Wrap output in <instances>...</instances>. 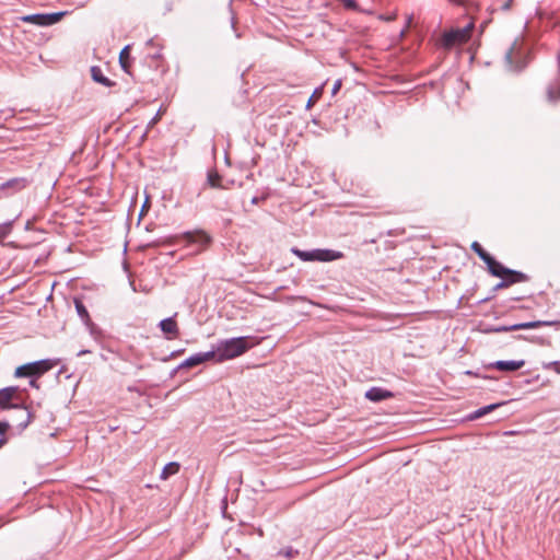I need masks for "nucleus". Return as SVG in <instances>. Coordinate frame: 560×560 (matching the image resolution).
I'll use <instances>...</instances> for the list:
<instances>
[{
    "label": "nucleus",
    "mask_w": 560,
    "mask_h": 560,
    "mask_svg": "<svg viewBox=\"0 0 560 560\" xmlns=\"http://www.w3.org/2000/svg\"><path fill=\"white\" fill-rule=\"evenodd\" d=\"M255 345L254 338L249 336L235 337L230 339L220 340L214 352V359L218 362L232 360L245 353Z\"/></svg>",
    "instance_id": "obj_1"
},
{
    "label": "nucleus",
    "mask_w": 560,
    "mask_h": 560,
    "mask_svg": "<svg viewBox=\"0 0 560 560\" xmlns=\"http://www.w3.org/2000/svg\"><path fill=\"white\" fill-rule=\"evenodd\" d=\"M527 48L523 47V43L515 39L505 54V65L511 71H521L526 67L529 60Z\"/></svg>",
    "instance_id": "obj_2"
},
{
    "label": "nucleus",
    "mask_w": 560,
    "mask_h": 560,
    "mask_svg": "<svg viewBox=\"0 0 560 560\" xmlns=\"http://www.w3.org/2000/svg\"><path fill=\"white\" fill-rule=\"evenodd\" d=\"M292 253L303 261H332L342 257L340 252L331 249L301 250L292 248Z\"/></svg>",
    "instance_id": "obj_3"
},
{
    "label": "nucleus",
    "mask_w": 560,
    "mask_h": 560,
    "mask_svg": "<svg viewBox=\"0 0 560 560\" xmlns=\"http://www.w3.org/2000/svg\"><path fill=\"white\" fill-rule=\"evenodd\" d=\"M474 24L469 23L465 27L462 28H453L445 32L441 39V45L445 49H451L456 45H460L466 43L470 38V34L472 31Z\"/></svg>",
    "instance_id": "obj_4"
},
{
    "label": "nucleus",
    "mask_w": 560,
    "mask_h": 560,
    "mask_svg": "<svg viewBox=\"0 0 560 560\" xmlns=\"http://www.w3.org/2000/svg\"><path fill=\"white\" fill-rule=\"evenodd\" d=\"M176 240L177 242H171V244L184 243L187 246L195 245L197 247V252L203 250L211 242V237L201 230L186 232L176 237Z\"/></svg>",
    "instance_id": "obj_5"
},
{
    "label": "nucleus",
    "mask_w": 560,
    "mask_h": 560,
    "mask_svg": "<svg viewBox=\"0 0 560 560\" xmlns=\"http://www.w3.org/2000/svg\"><path fill=\"white\" fill-rule=\"evenodd\" d=\"M54 364L49 360H40L32 363H27L19 366L15 370L14 375L16 377H25V376H39L43 373L52 369Z\"/></svg>",
    "instance_id": "obj_6"
},
{
    "label": "nucleus",
    "mask_w": 560,
    "mask_h": 560,
    "mask_svg": "<svg viewBox=\"0 0 560 560\" xmlns=\"http://www.w3.org/2000/svg\"><path fill=\"white\" fill-rule=\"evenodd\" d=\"M68 12L37 13L23 16L21 20L38 26H50L58 23Z\"/></svg>",
    "instance_id": "obj_7"
},
{
    "label": "nucleus",
    "mask_w": 560,
    "mask_h": 560,
    "mask_svg": "<svg viewBox=\"0 0 560 560\" xmlns=\"http://www.w3.org/2000/svg\"><path fill=\"white\" fill-rule=\"evenodd\" d=\"M0 407L2 409L22 408L21 400L18 397V387H5L0 389Z\"/></svg>",
    "instance_id": "obj_8"
},
{
    "label": "nucleus",
    "mask_w": 560,
    "mask_h": 560,
    "mask_svg": "<svg viewBox=\"0 0 560 560\" xmlns=\"http://www.w3.org/2000/svg\"><path fill=\"white\" fill-rule=\"evenodd\" d=\"M211 359H214V352L207 351V352H199L190 355L186 360H184L177 369H189L196 365H199L206 361H209Z\"/></svg>",
    "instance_id": "obj_9"
},
{
    "label": "nucleus",
    "mask_w": 560,
    "mask_h": 560,
    "mask_svg": "<svg viewBox=\"0 0 560 560\" xmlns=\"http://www.w3.org/2000/svg\"><path fill=\"white\" fill-rule=\"evenodd\" d=\"M547 100L552 104L560 100V51L558 55V77L547 88Z\"/></svg>",
    "instance_id": "obj_10"
},
{
    "label": "nucleus",
    "mask_w": 560,
    "mask_h": 560,
    "mask_svg": "<svg viewBox=\"0 0 560 560\" xmlns=\"http://www.w3.org/2000/svg\"><path fill=\"white\" fill-rule=\"evenodd\" d=\"M524 365H525L524 360H509V361L500 360V361H495L490 364L491 368H494L499 371H505V372H512V371L520 370Z\"/></svg>",
    "instance_id": "obj_11"
},
{
    "label": "nucleus",
    "mask_w": 560,
    "mask_h": 560,
    "mask_svg": "<svg viewBox=\"0 0 560 560\" xmlns=\"http://www.w3.org/2000/svg\"><path fill=\"white\" fill-rule=\"evenodd\" d=\"M545 323L542 322H526V323H520V324H515V325H511V326H500V327H497L494 329V331L497 332H505V331H513V330H520V329H532V328H536V327H539L541 325H544Z\"/></svg>",
    "instance_id": "obj_12"
},
{
    "label": "nucleus",
    "mask_w": 560,
    "mask_h": 560,
    "mask_svg": "<svg viewBox=\"0 0 560 560\" xmlns=\"http://www.w3.org/2000/svg\"><path fill=\"white\" fill-rule=\"evenodd\" d=\"M489 272L494 277H504L511 269L504 267L501 262L497 261L492 256L486 262Z\"/></svg>",
    "instance_id": "obj_13"
},
{
    "label": "nucleus",
    "mask_w": 560,
    "mask_h": 560,
    "mask_svg": "<svg viewBox=\"0 0 560 560\" xmlns=\"http://www.w3.org/2000/svg\"><path fill=\"white\" fill-rule=\"evenodd\" d=\"M392 396L390 392L380 387H372L365 393V397L371 401H382Z\"/></svg>",
    "instance_id": "obj_14"
},
{
    "label": "nucleus",
    "mask_w": 560,
    "mask_h": 560,
    "mask_svg": "<svg viewBox=\"0 0 560 560\" xmlns=\"http://www.w3.org/2000/svg\"><path fill=\"white\" fill-rule=\"evenodd\" d=\"M91 77L95 82L107 88L113 86L115 84L113 81H110L107 77L104 75L102 69L97 66H93L91 68Z\"/></svg>",
    "instance_id": "obj_15"
},
{
    "label": "nucleus",
    "mask_w": 560,
    "mask_h": 560,
    "mask_svg": "<svg viewBox=\"0 0 560 560\" xmlns=\"http://www.w3.org/2000/svg\"><path fill=\"white\" fill-rule=\"evenodd\" d=\"M161 330L166 335H177V324L173 317L164 318L159 324Z\"/></svg>",
    "instance_id": "obj_16"
},
{
    "label": "nucleus",
    "mask_w": 560,
    "mask_h": 560,
    "mask_svg": "<svg viewBox=\"0 0 560 560\" xmlns=\"http://www.w3.org/2000/svg\"><path fill=\"white\" fill-rule=\"evenodd\" d=\"M502 278L504 281L508 282V287L517 282H525L528 280V277L525 273L512 269Z\"/></svg>",
    "instance_id": "obj_17"
},
{
    "label": "nucleus",
    "mask_w": 560,
    "mask_h": 560,
    "mask_svg": "<svg viewBox=\"0 0 560 560\" xmlns=\"http://www.w3.org/2000/svg\"><path fill=\"white\" fill-rule=\"evenodd\" d=\"M179 464L177 462H171L164 466L161 471L160 478L163 480L168 479L171 476L176 475L179 471Z\"/></svg>",
    "instance_id": "obj_18"
},
{
    "label": "nucleus",
    "mask_w": 560,
    "mask_h": 560,
    "mask_svg": "<svg viewBox=\"0 0 560 560\" xmlns=\"http://www.w3.org/2000/svg\"><path fill=\"white\" fill-rule=\"evenodd\" d=\"M504 402H498V404H491V405H488V406H485V407H481L479 409H477L476 411H474L470 416V419H479L486 415H488L489 412H491L492 410L499 408L500 406H502Z\"/></svg>",
    "instance_id": "obj_19"
},
{
    "label": "nucleus",
    "mask_w": 560,
    "mask_h": 560,
    "mask_svg": "<svg viewBox=\"0 0 560 560\" xmlns=\"http://www.w3.org/2000/svg\"><path fill=\"white\" fill-rule=\"evenodd\" d=\"M74 306H75L77 314L81 318L83 324L91 319L89 312H88L86 307L84 306V304L82 303V301L75 299Z\"/></svg>",
    "instance_id": "obj_20"
},
{
    "label": "nucleus",
    "mask_w": 560,
    "mask_h": 560,
    "mask_svg": "<svg viewBox=\"0 0 560 560\" xmlns=\"http://www.w3.org/2000/svg\"><path fill=\"white\" fill-rule=\"evenodd\" d=\"M129 49H130V46L127 45L121 49V51L119 54V63H120L122 70L126 72H128V68H129V58H130Z\"/></svg>",
    "instance_id": "obj_21"
},
{
    "label": "nucleus",
    "mask_w": 560,
    "mask_h": 560,
    "mask_svg": "<svg viewBox=\"0 0 560 560\" xmlns=\"http://www.w3.org/2000/svg\"><path fill=\"white\" fill-rule=\"evenodd\" d=\"M471 249L479 256V258L486 264L491 255L488 254L478 242H472Z\"/></svg>",
    "instance_id": "obj_22"
},
{
    "label": "nucleus",
    "mask_w": 560,
    "mask_h": 560,
    "mask_svg": "<svg viewBox=\"0 0 560 560\" xmlns=\"http://www.w3.org/2000/svg\"><path fill=\"white\" fill-rule=\"evenodd\" d=\"M84 325H85L86 329L89 330L90 335L95 340H97L101 337L102 331H101L100 327L92 322V319H90L89 322L84 323Z\"/></svg>",
    "instance_id": "obj_23"
},
{
    "label": "nucleus",
    "mask_w": 560,
    "mask_h": 560,
    "mask_svg": "<svg viewBox=\"0 0 560 560\" xmlns=\"http://www.w3.org/2000/svg\"><path fill=\"white\" fill-rule=\"evenodd\" d=\"M12 222L0 224V243L11 233Z\"/></svg>",
    "instance_id": "obj_24"
},
{
    "label": "nucleus",
    "mask_w": 560,
    "mask_h": 560,
    "mask_svg": "<svg viewBox=\"0 0 560 560\" xmlns=\"http://www.w3.org/2000/svg\"><path fill=\"white\" fill-rule=\"evenodd\" d=\"M207 180H208V184L213 187V188H217L220 186L219 182H220V175L215 172H210L208 174V177H207Z\"/></svg>",
    "instance_id": "obj_25"
},
{
    "label": "nucleus",
    "mask_w": 560,
    "mask_h": 560,
    "mask_svg": "<svg viewBox=\"0 0 560 560\" xmlns=\"http://www.w3.org/2000/svg\"><path fill=\"white\" fill-rule=\"evenodd\" d=\"M322 93H323V86L316 89L313 92L312 96L310 97L306 106L310 107L313 103H315L320 97Z\"/></svg>",
    "instance_id": "obj_26"
},
{
    "label": "nucleus",
    "mask_w": 560,
    "mask_h": 560,
    "mask_svg": "<svg viewBox=\"0 0 560 560\" xmlns=\"http://www.w3.org/2000/svg\"><path fill=\"white\" fill-rule=\"evenodd\" d=\"M23 408L25 410V420L20 423V427H22L24 429L32 422L34 416H33L32 411L28 410V408H26V407H23Z\"/></svg>",
    "instance_id": "obj_27"
},
{
    "label": "nucleus",
    "mask_w": 560,
    "mask_h": 560,
    "mask_svg": "<svg viewBox=\"0 0 560 560\" xmlns=\"http://www.w3.org/2000/svg\"><path fill=\"white\" fill-rule=\"evenodd\" d=\"M341 86H342L341 80L340 79L336 80L332 85V89H331V94L336 95L340 91Z\"/></svg>",
    "instance_id": "obj_28"
},
{
    "label": "nucleus",
    "mask_w": 560,
    "mask_h": 560,
    "mask_svg": "<svg viewBox=\"0 0 560 560\" xmlns=\"http://www.w3.org/2000/svg\"><path fill=\"white\" fill-rule=\"evenodd\" d=\"M298 551L293 550L292 548H287L284 550L280 551V555H283L287 558H292Z\"/></svg>",
    "instance_id": "obj_29"
},
{
    "label": "nucleus",
    "mask_w": 560,
    "mask_h": 560,
    "mask_svg": "<svg viewBox=\"0 0 560 560\" xmlns=\"http://www.w3.org/2000/svg\"><path fill=\"white\" fill-rule=\"evenodd\" d=\"M8 429H9L8 422H0V434L1 435H4L5 432L8 431Z\"/></svg>",
    "instance_id": "obj_30"
},
{
    "label": "nucleus",
    "mask_w": 560,
    "mask_h": 560,
    "mask_svg": "<svg viewBox=\"0 0 560 560\" xmlns=\"http://www.w3.org/2000/svg\"><path fill=\"white\" fill-rule=\"evenodd\" d=\"M161 115H162V109H159L156 115L150 121L149 126H153L154 124H156V121L160 119Z\"/></svg>",
    "instance_id": "obj_31"
},
{
    "label": "nucleus",
    "mask_w": 560,
    "mask_h": 560,
    "mask_svg": "<svg viewBox=\"0 0 560 560\" xmlns=\"http://www.w3.org/2000/svg\"><path fill=\"white\" fill-rule=\"evenodd\" d=\"M503 288H508V282H506V281H504V280L500 281V282L494 287V289H495V290L503 289Z\"/></svg>",
    "instance_id": "obj_32"
},
{
    "label": "nucleus",
    "mask_w": 560,
    "mask_h": 560,
    "mask_svg": "<svg viewBox=\"0 0 560 560\" xmlns=\"http://www.w3.org/2000/svg\"><path fill=\"white\" fill-rule=\"evenodd\" d=\"M511 3H512V0H509L508 2H505L502 7L503 10H509L511 8Z\"/></svg>",
    "instance_id": "obj_33"
},
{
    "label": "nucleus",
    "mask_w": 560,
    "mask_h": 560,
    "mask_svg": "<svg viewBox=\"0 0 560 560\" xmlns=\"http://www.w3.org/2000/svg\"><path fill=\"white\" fill-rule=\"evenodd\" d=\"M91 351L90 350H81L77 353V357H82L83 354H86V353H90Z\"/></svg>",
    "instance_id": "obj_34"
},
{
    "label": "nucleus",
    "mask_w": 560,
    "mask_h": 560,
    "mask_svg": "<svg viewBox=\"0 0 560 560\" xmlns=\"http://www.w3.org/2000/svg\"><path fill=\"white\" fill-rule=\"evenodd\" d=\"M7 443V439L5 438H0V448Z\"/></svg>",
    "instance_id": "obj_35"
},
{
    "label": "nucleus",
    "mask_w": 560,
    "mask_h": 560,
    "mask_svg": "<svg viewBox=\"0 0 560 560\" xmlns=\"http://www.w3.org/2000/svg\"><path fill=\"white\" fill-rule=\"evenodd\" d=\"M259 200H260V199H259L258 197H254V198L252 199V203H253V205H258Z\"/></svg>",
    "instance_id": "obj_36"
},
{
    "label": "nucleus",
    "mask_w": 560,
    "mask_h": 560,
    "mask_svg": "<svg viewBox=\"0 0 560 560\" xmlns=\"http://www.w3.org/2000/svg\"><path fill=\"white\" fill-rule=\"evenodd\" d=\"M31 385L35 386V381L34 380L31 381Z\"/></svg>",
    "instance_id": "obj_37"
}]
</instances>
